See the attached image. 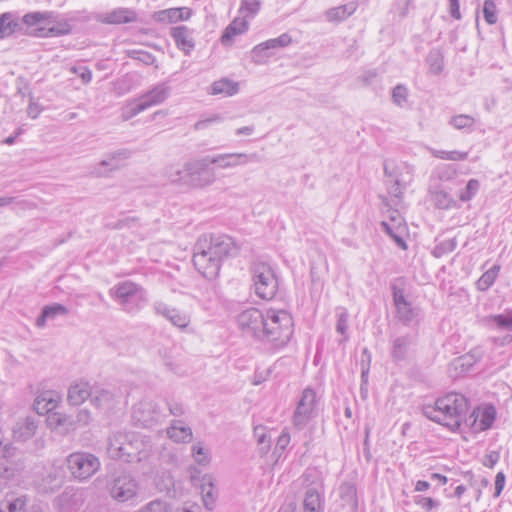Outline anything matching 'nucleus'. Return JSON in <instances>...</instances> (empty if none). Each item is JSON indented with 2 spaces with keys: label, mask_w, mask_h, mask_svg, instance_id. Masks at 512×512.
Listing matches in <instances>:
<instances>
[{
  "label": "nucleus",
  "mask_w": 512,
  "mask_h": 512,
  "mask_svg": "<svg viewBox=\"0 0 512 512\" xmlns=\"http://www.w3.org/2000/svg\"><path fill=\"white\" fill-rule=\"evenodd\" d=\"M499 459H500L499 452L491 451L484 457L483 465L486 467L492 468L499 461Z\"/></svg>",
  "instance_id": "63"
},
{
  "label": "nucleus",
  "mask_w": 512,
  "mask_h": 512,
  "mask_svg": "<svg viewBox=\"0 0 512 512\" xmlns=\"http://www.w3.org/2000/svg\"><path fill=\"white\" fill-rule=\"evenodd\" d=\"M431 154L433 157L443 160H450V161H463L466 160L468 157V152H461V151H445V150H436L432 149Z\"/></svg>",
  "instance_id": "45"
},
{
  "label": "nucleus",
  "mask_w": 512,
  "mask_h": 512,
  "mask_svg": "<svg viewBox=\"0 0 512 512\" xmlns=\"http://www.w3.org/2000/svg\"><path fill=\"white\" fill-rule=\"evenodd\" d=\"M407 96L408 90L402 84L396 85L392 90V100L397 106L401 107L407 101Z\"/></svg>",
  "instance_id": "57"
},
{
  "label": "nucleus",
  "mask_w": 512,
  "mask_h": 512,
  "mask_svg": "<svg viewBox=\"0 0 512 512\" xmlns=\"http://www.w3.org/2000/svg\"><path fill=\"white\" fill-rule=\"evenodd\" d=\"M155 20L164 23H176L177 21V12L175 8H170L166 10H161L155 13Z\"/></svg>",
  "instance_id": "58"
},
{
  "label": "nucleus",
  "mask_w": 512,
  "mask_h": 512,
  "mask_svg": "<svg viewBox=\"0 0 512 512\" xmlns=\"http://www.w3.org/2000/svg\"><path fill=\"white\" fill-rule=\"evenodd\" d=\"M457 247L456 238L446 239L438 243L433 249V255L437 258L442 257L445 254L451 253Z\"/></svg>",
  "instance_id": "46"
},
{
  "label": "nucleus",
  "mask_w": 512,
  "mask_h": 512,
  "mask_svg": "<svg viewBox=\"0 0 512 512\" xmlns=\"http://www.w3.org/2000/svg\"><path fill=\"white\" fill-rule=\"evenodd\" d=\"M480 182L477 179H470L466 187L460 191L459 199L462 202L470 201L479 191Z\"/></svg>",
  "instance_id": "49"
},
{
  "label": "nucleus",
  "mask_w": 512,
  "mask_h": 512,
  "mask_svg": "<svg viewBox=\"0 0 512 512\" xmlns=\"http://www.w3.org/2000/svg\"><path fill=\"white\" fill-rule=\"evenodd\" d=\"M167 407L169 409L170 415L175 417L182 416L184 414V408L181 403L178 402H167Z\"/></svg>",
  "instance_id": "64"
},
{
  "label": "nucleus",
  "mask_w": 512,
  "mask_h": 512,
  "mask_svg": "<svg viewBox=\"0 0 512 512\" xmlns=\"http://www.w3.org/2000/svg\"><path fill=\"white\" fill-rule=\"evenodd\" d=\"M250 273L255 286L278 288L279 281L274 268L265 261L255 260L250 265Z\"/></svg>",
  "instance_id": "16"
},
{
  "label": "nucleus",
  "mask_w": 512,
  "mask_h": 512,
  "mask_svg": "<svg viewBox=\"0 0 512 512\" xmlns=\"http://www.w3.org/2000/svg\"><path fill=\"white\" fill-rule=\"evenodd\" d=\"M260 8L259 0H242L240 10L247 11L251 15H255Z\"/></svg>",
  "instance_id": "60"
},
{
  "label": "nucleus",
  "mask_w": 512,
  "mask_h": 512,
  "mask_svg": "<svg viewBox=\"0 0 512 512\" xmlns=\"http://www.w3.org/2000/svg\"><path fill=\"white\" fill-rule=\"evenodd\" d=\"M496 419V409L493 405H486L482 410L476 408L465 419V425L474 432H482L490 429Z\"/></svg>",
  "instance_id": "17"
},
{
  "label": "nucleus",
  "mask_w": 512,
  "mask_h": 512,
  "mask_svg": "<svg viewBox=\"0 0 512 512\" xmlns=\"http://www.w3.org/2000/svg\"><path fill=\"white\" fill-rule=\"evenodd\" d=\"M68 312L67 307L60 303L46 305L42 308L41 314L36 319V326L38 328H44L47 321H52L59 317H65L68 315Z\"/></svg>",
  "instance_id": "23"
},
{
  "label": "nucleus",
  "mask_w": 512,
  "mask_h": 512,
  "mask_svg": "<svg viewBox=\"0 0 512 512\" xmlns=\"http://www.w3.org/2000/svg\"><path fill=\"white\" fill-rule=\"evenodd\" d=\"M500 271L499 265H493L489 270H487L478 280V288H482V286H485V288L490 287L495 282L498 274Z\"/></svg>",
  "instance_id": "50"
},
{
  "label": "nucleus",
  "mask_w": 512,
  "mask_h": 512,
  "mask_svg": "<svg viewBox=\"0 0 512 512\" xmlns=\"http://www.w3.org/2000/svg\"><path fill=\"white\" fill-rule=\"evenodd\" d=\"M430 73L439 75L444 69V55L439 48H433L426 57Z\"/></svg>",
  "instance_id": "37"
},
{
  "label": "nucleus",
  "mask_w": 512,
  "mask_h": 512,
  "mask_svg": "<svg viewBox=\"0 0 512 512\" xmlns=\"http://www.w3.org/2000/svg\"><path fill=\"white\" fill-rule=\"evenodd\" d=\"M151 451V441L139 433L118 431L109 437L107 452L112 459L140 462L147 459Z\"/></svg>",
  "instance_id": "3"
},
{
  "label": "nucleus",
  "mask_w": 512,
  "mask_h": 512,
  "mask_svg": "<svg viewBox=\"0 0 512 512\" xmlns=\"http://www.w3.org/2000/svg\"><path fill=\"white\" fill-rule=\"evenodd\" d=\"M432 200L439 209H449L454 204V200L443 190L433 192Z\"/></svg>",
  "instance_id": "48"
},
{
  "label": "nucleus",
  "mask_w": 512,
  "mask_h": 512,
  "mask_svg": "<svg viewBox=\"0 0 512 512\" xmlns=\"http://www.w3.org/2000/svg\"><path fill=\"white\" fill-rule=\"evenodd\" d=\"M393 300L397 317L405 324H409L420 314V309L405 294V290H393Z\"/></svg>",
  "instance_id": "18"
},
{
  "label": "nucleus",
  "mask_w": 512,
  "mask_h": 512,
  "mask_svg": "<svg viewBox=\"0 0 512 512\" xmlns=\"http://www.w3.org/2000/svg\"><path fill=\"white\" fill-rule=\"evenodd\" d=\"M264 319L265 314L259 309H246L237 316V326L244 337L262 341L265 328Z\"/></svg>",
  "instance_id": "8"
},
{
  "label": "nucleus",
  "mask_w": 512,
  "mask_h": 512,
  "mask_svg": "<svg viewBox=\"0 0 512 512\" xmlns=\"http://www.w3.org/2000/svg\"><path fill=\"white\" fill-rule=\"evenodd\" d=\"M456 169L452 165L442 164L435 170V175L441 181H450L456 176Z\"/></svg>",
  "instance_id": "53"
},
{
  "label": "nucleus",
  "mask_w": 512,
  "mask_h": 512,
  "mask_svg": "<svg viewBox=\"0 0 512 512\" xmlns=\"http://www.w3.org/2000/svg\"><path fill=\"white\" fill-rule=\"evenodd\" d=\"M164 417L159 405L149 399H143L133 406L132 418L142 427H151Z\"/></svg>",
  "instance_id": "10"
},
{
  "label": "nucleus",
  "mask_w": 512,
  "mask_h": 512,
  "mask_svg": "<svg viewBox=\"0 0 512 512\" xmlns=\"http://www.w3.org/2000/svg\"><path fill=\"white\" fill-rule=\"evenodd\" d=\"M131 156L128 149H120L108 155L107 159L100 162L101 166L108 167L109 170H116L120 167V161L126 160Z\"/></svg>",
  "instance_id": "42"
},
{
  "label": "nucleus",
  "mask_w": 512,
  "mask_h": 512,
  "mask_svg": "<svg viewBox=\"0 0 512 512\" xmlns=\"http://www.w3.org/2000/svg\"><path fill=\"white\" fill-rule=\"evenodd\" d=\"M192 454L195 461L200 465H205L210 461L209 450L204 448L200 443L192 447Z\"/></svg>",
  "instance_id": "55"
},
{
  "label": "nucleus",
  "mask_w": 512,
  "mask_h": 512,
  "mask_svg": "<svg viewBox=\"0 0 512 512\" xmlns=\"http://www.w3.org/2000/svg\"><path fill=\"white\" fill-rule=\"evenodd\" d=\"M139 512H171V506L161 500H154L146 504Z\"/></svg>",
  "instance_id": "54"
},
{
  "label": "nucleus",
  "mask_w": 512,
  "mask_h": 512,
  "mask_svg": "<svg viewBox=\"0 0 512 512\" xmlns=\"http://www.w3.org/2000/svg\"><path fill=\"white\" fill-rule=\"evenodd\" d=\"M59 400L58 394L45 391L36 397L33 407L39 415H44L52 412L57 407Z\"/></svg>",
  "instance_id": "25"
},
{
  "label": "nucleus",
  "mask_w": 512,
  "mask_h": 512,
  "mask_svg": "<svg viewBox=\"0 0 512 512\" xmlns=\"http://www.w3.org/2000/svg\"><path fill=\"white\" fill-rule=\"evenodd\" d=\"M273 51H271L266 42H262L256 45L251 51V59L255 64H264L266 61L273 56Z\"/></svg>",
  "instance_id": "43"
},
{
  "label": "nucleus",
  "mask_w": 512,
  "mask_h": 512,
  "mask_svg": "<svg viewBox=\"0 0 512 512\" xmlns=\"http://www.w3.org/2000/svg\"><path fill=\"white\" fill-rule=\"evenodd\" d=\"M381 227L394 240L399 248L403 250L407 249V244L403 237L406 232L405 226H389L386 221H382Z\"/></svg>",
  "instance_id": "40"
},
{
  "label": "nucleus",
  "mask_w": 512,
  "mask_h": 512,
  "mask_svg": "<svg viewBox=\"0 0 512 512\" xmlns=\"http://www.w3.org/2000/svg\"><path fill=\"white\" fill-rule=\"evenodd\" d=\"M38 423L33 417H26L16 423L13 428V438L18 442H25L36 433Z\"/></svg>",
  "instance_id": "22"
},
{
  "label": "nucleus",
  "mask_w": 512,
  "mask_h": 512,
  "mask_svg": "<svg viewBox=\"0 0 512 512\" xmlns=\"http://www.w3.org/2000/svg\"><path fill=\"white\" fill-rule=\"evenodd\" d=\"M91 420V414L86 409H81L78 411L77 415L74 417L75 421V428L77 426H85L87 425Z\"/></svg>",
  "instance_id": "61"
},
{
  "label": "nucleus",
  "mask_w": 512,
  "mask_h": 512,
  "mask_svg": "<svg viewBox=\"0 0 512 512\" xmlns=\"http://www.w3.org/2000/svg\"><path fill=\"white\" fill-rule=\"evenodd\" d=\"M47 415V423L51 428H62V431L66 433L75 430V421L73 416L53 411L47 413Z\"/></svg>",
  "instance_id": "32"
},
{
  "label": "nucleus",
  "mask_w": 512,
  "mask_h": 512,
  "mask_svg": "<svg viewBox=\"0 0 512 512\" xmlns=\"http://www.w3.org/2000/svg\"><path fill=\"white\" fill-rule=\"evenodd\" d=\"M417 343L415 333L398 334L391 337L390 355L394 362L405 361L414 352Z\"/></svg>",
  "instance_id": "15"
},
{
  "label": "nucleus",
  "mask_w": 512,
  "mask_h": 512,
  "mask_svg": "<svg viewBox=\"0 0 512 512\" xmlns=\"http://www.w3.org/2000/svg\"><path fill=\"white\" fill-rule=\"evenodd\" d=\"M108 490L114 500L126 502L136 497L138 484L131 475L123 473L112 479L108 484Z\"/></svg>",
  "instance_id": "12"
},
{
  "label": "nucleus",
  "mask_w": 512,
  "mask_h": 512,
  "mask_svg": "<svg viewBox=\"0 0 512 512\" xmlns=\"http://www.w3.org/2000/svg\"><path fill=\"white\" fill-rule=\"evenodd\" d=\"M318 398L314 389L307 387L302 391L293 413V425L297 430L304 429L317 416Z\"/></svg>",
  "instance_id": "7"
},
{
  "label": "nucleus",
  "mask_w": 512,
  "mask_h": 512,
  "mask_svg": "<svg viewBox=\"0 0 512 512\" xmlns=\"http://www.w3.org/2000/svg\"><path fill=\"white\" fill-rule=\"evenodd\" d=\"M19 23L11 12L0 14V39H4L17 31Z\"/></svg>",
  "instance_id": "39"
},
{
  "label": "nucleus",
  "mask_w": 512,
  "mask_h": 512,
  "mask_svg": "<svg viewBox=\"0 0 512 512\" xmlns=\"http://www.w3.org/2000/svg\"><path fill=\"white\" fill-rule=\"evenodd\" d=\"M239 91L238 82H234L228 78H222L220 80L214 81L209 90V94L218 95L222 94L224 96H233L237 94Z\"/></svg>",
  "instance_id": "35"
},
{
  "label": "nucleus",
  "mask_w": 512,
  "mask_h": 512,
  "mask_svg": "<svg viewBox=\"0 0 512 512\" xmlns=\"http://www.w3.org/2000/svg\"><path fill=\"white\" fill-rule=\"evenodd\" d=\"M248 29V22L244 19H234L224 30L221 36V43L224 46H230L233 38L243 34Z\"/></svg>",
  "instance_id": "33"
},
{
  "label": "nucleus",
  "mask_w": 512,
  "mask_h": 512,
  "mask_svg": "<svg viewBox=\"0 0 512 512\" xmlns=\"http://www.w3.org/2000/svg\"><path fill=\"white\" fill-rule=\"evenodd\" d=\"M109 293L112 299L130 313L137 311L145 301L140 290H109Z\"/></svg>",
  "instance_id": "20"
},
{
  "label": "nucleus",
  "mask_w": 512,
  "mask_h": 512,
  "mask_svg": "<svg viewBox=\"0 0 512 512\" xmlns=\"http://www.w3.org/2000/svg\"><path fill=\"white\" fill-rule=\"evenodd\" d=\"M304 512H322L323 510V499L320 492L310 487L305 492L303 501Z\"/></svg>",
  "instance_id": "36"
},
{
  "label": "nucleus",
  "mask_w": 512,
  "mask_h": 512,
  "mask_svg": "<svg viewBox=\"0 0 512 512\" xmlns=\"http://www.w3.org/2000/svg\"><path fill=\"white\" fill-rule=\"evenodd\" d=\"M238 251L239 246L230 236H202L194 246L193 264L203 277L212 280L219 275L221 260Z\"/></svg>",
  "instance_id": "1"
},
{
  "label": "nucleus",
  "mask_w": 512,
  "mask_h": 512,
  "mask_svg": "<svg viewBox=\"0 0 512 512\" xmlns=\"http://www.w3.org/2000/svg\"><path fill=\"white\" fill-rule=\"evenodd\" d=\"M265 328L261 342L272 343L276 347L285 346L293 335V318L285 310L269 309L265 314Z\"/></svg>",
  "instance_id": "4"
},
{
  "label": "nucleus",
  "mask_w": 512,
  "mask_h": 512,
  "mask_svg": "<svg viewBox=\"0 0 512 512\" xmlns=\"http://www.w3.org/2000/svg\"><path fill=\"white\" fill-rule=\"evenodd\" d=\"M468 409L469 402L464 395L449 393L436 399L433 405H424L422 413L429 420L457 431L465 423Z\"/></svg>",
  "instance_id": "2"
},
{
  "label": "nucleus",
  "mask_w": 512,
  "mask_h": 512,
  "mask_svg": "<svg viewBox=\"0 0 512 512\" xmlns=\"http://www.w3.org/2000/svg\"><path fill=\"white\" fill-rule=\"evenodd\" d=\"M348 318H349V314L345 308H343V307L337 308L336 331L344 336V340L348 339V336H347Z\"/></svg>",
  "instance_id": "47"
},
{
  "label": "nucleus",
  "mask_w": 512,
  "mask_h": 512,
  "mask_svg": "<svg viewBox=\"0 0 512 512\" xmlns=\"http://www.w3.org/2000/svg\"><path fill=\"white\" fill-rule=\"evenodd\" d=\"M85 499L83 489L67 487L53 500V507L58 512H79L85 503Z\"/></svg>",
  "instance_id": "14"
},
{
  "label": "nucleus",
  "mask_w": 512,
  "mask_h": 512,
  "mask_svg": "<svg viewBox=\"0 0 512 512\" xmlns=\"http://www.w3.org/2000/svg\"><path fill=\"white\" fill-rule=\"evenodd\" d=\"M257 154L246 153H225L214 156H206V161L216 164L219 168L229 169L237 166L246 165L248 162L257 161Z\"/></svg>",
  "instance_id": "19"
},
{
  "label": "nucleus",
  "mask_w": 512,
  "mask_h": 512,
  "mask_svg": "<svg viewBox=\"0 0 512 512\" xmlns=\"http://www.w3.org/2000/svg\"><path fill=\"white\" fill-rule=\"evenodd\" d=\"M24 468L25 464L17 449L11 443H6L0 457V478L6 481L14 480L20 476Z\"/></svg>",
  "instance_id": "9"
},
{
  "label": "nucleus",
  "mask_w": 512,
  "mask_h": 512,
  "mask_svg": "<svg viewBox=\"0 0 512 512\" xmlns=\"http://www.w3.org/2000/svg\"><path fill=\"white\" fill-rule=\"evenodd\" d=\"M128 56L132 59L141 61L145 65H153L156 61V58L153 54L142 50H130L128 52Z\"/></svg>",
  "instance_id": "56"
},
{
  "label": "nucleus",
  "mask_w": 512,
  "mask_h": 512,
  "mask_svg": "<svg viewBox=\"0 0 512 512\" xmlns=\"http://www.w3.org/2000/svg\"><path fill=\"white\" fill-rule=\"evenodd\" d=\"M475 118L468 114H459L450 118L449 124L457 129L463 130L467 133L472 132L475 125Z\"/></svg>",
  "instance_id": "41"
},
{
  "label": "nucleus",
  "mask_w": 512,
  "mask_h": 512,
  "mask_svg": "<svg viewBox=\"0 0 512 512\" xmlns=\"http://www.w3.org/2000/svg\"><path fill=\"white\" fill-rule=\"evenodd\" d=\"M414 502L421 506L426 511H431L434 508L439 507L440 503L431 497L416 496Z\"/></svg>",
  "instance_id": "59"
},
{
  "label": "nucleus",
  "mask_w": 512,
  "mask_h": 512,
  "mask_svg": "<svg viewBox=\"0 0 512 512\" xmlns=\"http://www.w3.org/2000/svg\"><path fill=\"white\" fill-rule=\"evenodd\" d=\"M171 88L167 83H159L142 95L131 107V116H135L149 107L163 103L170 95Z\"/></svg>",
  "instance_id": "13"
},
{
  "label": "nucleus",
  "mask_w": 512,
  "mask_h": 512,
  "mask_svg": "<svg viewBox=\"0 0 512 512\" xmlns=\"http://www.w3.org/2000/svg\"><path fill=\"white\" fill-rule=\"evenodd\" d=\"M356 10L355 3H349L345 5H341L338 7H334L329 9L326 12V18L328 21H343L350 15H352Z\"/></svg>",
  "instance_id": "38"
},
{
  "label": "nucleus",
  "mask_w": 512,
  "mask_h": 512,
  "mask_svg": "<svg viewBox=\"0 0 512 512\" xmlns=\"http://www.w3.org/2000/svg\"><path fill=\"white\" fill-rule=\"evenodd\" d=\"M484 322L488 327L512 331V309H506L500 314L490 315L484 319Z\"/></svg>",
  "instance_id": "34"
},
{
  "label": "nucleus",
  "mask_w": 512,
  "mask_h": 512,
  "mask_svg": "<svg viewBox=\"0 0 512 512\" xmlns=\"http://www.w3.org/2000/svg\"><path fill=\"white\" fill-rule=\"evenodd\" d=\"M505 480H506L505 474L503 472H498L495 477V492H494L495 498H497L501 495V493L504 489V486H505Z\"/></svg>",
  "instance_id": "62"
},
{
  "label": "nucleus",
  "mask_w": 512,
  "mask_h": 512,
  "mask_svg": "<svg viewBox=\"0 0 512 512\" xmlns=\"http://www.w3.org/2000/svg\"><path fill=\"white\" fill-rule=\"evenodd\" d=\"M28 497L26 495L7 494L0 501V512H25Z\"/></svg>",
  "instance_id": "28"
},
{
  "label": "nucleus",
  "mask_w": 512,
  "mask_h": 512,
  "mask_svg": "<svg viewBox=\"0 0 512 512\" xmlns=\"http://www.w3.org/2000/svg\"><path fill=\"white\" fill-rule=\"evenodd\" d=\"M483 17L489 25H493L497 22V7L493 0L484 1Z\"/></svg>",
  "instance_id": "51"
},
{
  "label": "nucleus",
  "mask_w": 512,
  "mask_h": 512,
  "mask_svg": "<svg viewBox=\"0 0 512 512\" xmlns=\"http://www.w3.org/2000/svg\"><path fill=\"white\" fill-rule=\"evenodd\" d=\"M116 394L104 388H95L91 393V403L99 409L109 410L114 407L116 402Z\"/></svg>",
  "instance_id": "26"
},
{
  "label": "nucleus",
  "mask_w": 512,
  "mask_h": 512,
  "mask_svg": "<svg viewBox=\"0 0 512 512\" xmlns=\"http://www.w3.org/2000/svg\"><path fill=\"white\" fill-rule=\"evenodd\" d=\"M178 49L182 50L186 55H189L195 47V41L192 36V30L187 26L180 25L171 28L170 32Z\"/></svg>",
  "instance_id": "21"
},
{
  "label": "nucleus",
  "mask_w": 512,
  "mask_h": 512,
  "mask_svg": "<svg viewBox=\"0 0 512 512\" xmlns=\"http://www.w3.org/2000/svg\"><path fill=\"white\" fill-rule=\"evenodd\" d=\"M167 436L174 442L187 443L192 440L193 434L191 428L185 426L182 421L174 420L167 428Z\"/></svg>",
  "instance_id": "29"
},
{
  "label": "nucleus",
  "mask_w": 512,
  "mask_h": 512,
  "mask_svg": "<svg viewBox=\"0 0 512 512\" xmlns=\"http://www.w3.org/2000/svg\"><path fill=\"white\" fill-rule=\"evenodd\" d=\"M268 48L273 51L279 48H285L292 43V38L288 33H283L277 38L265 41Z\"/></svg>",
  "instance_id": "52"
},
{
  "label": "nucleus",
  "mask_w": 512,
  "mask_h": 512,
  "mask_svg": "<svg viewBox=\"0 0 512 512\" xmlns=\"http://www.w3.org/2000/svg\"><path fill=\"white\" fill-rule=\"evenodd\" d=\"M92 389L87 382H79L71 385L68 390V402L77 406L82 404L86 399H91Z\"/></svg>",
  "instance_id": "30"
},
{
  "label": "nucleus",
  "mask_w": 512,
  "mask_h": 512,
  "mask_svg": "<svg viewBox=\"0 0 512 512\" xmlns=\"http://www.w3.org/2000/svg\"><path fill=\"white\" fill-rule=\"evenodd\" d=\"M137 15L135 11L129 8H117L106 13L102 19L106 24H125L136 21Z\"/></svg>",
  "instance_id": "27"
},
{
  "label": "nucleus",
  "mask_w": 512,
  "mask_h": 512,
  "mask_svg": "<svg viewBox=\"0 0 512 512\" xmlns=\"http://www.w3.org/2000/svg\"><path fill=\"white\" fill-rule=\"evenodd\" d=\"M165 176L171 183L189 186L190 171H188V162L183 166L178 164L168 166L165 170Z\"/></svg>",
  "instance_id": "31"
},
{
  "label": "nucleus",
  "mask_w": 512,
  "mask_h": 512,
  "mask_svg": "<svg viewBox=\"0 0 512 512\" xmlns=\"http://www.w3.org/2000/svg\"><path fill=\"white\" fill-rule=\"evenodd\" d=\"M67 468L71 476L78 481L91 478L101 466L99 458L85 451H77L66 457Z\"/></svg>",
  "instance_id": "6"
},
{
  "label": "nucleus",
  "mask_w": 512,
  "mask_h": 512,
  "mask_svg": "<svg viewBox=\"0 0 512 512\" xmlns=\"http://www.w3.org/2000/svg\"><path fill=\"white\" fill-rule=\"evenodd\" d=\"M211 164L210 161H206V156L188 162V171H190L189 187L202 188L215 182L216 175L214 169L210 167Z\"/></svg>",
  "instance_id": "11"
},
{
  "label": "nucleus",
  "mask_w": 512,
  "mask_h": 512,
  "mask_svg": "<svg viewBox=\"0 0 512 512\" xmlns=\"http://www.w3.org/2000/svg\"><path fill=\"white\" fill-rule=\"evenodd\" d=\"M404 168L406 169V173L408 175L407 178H396L395 183L390 188V193L396 197H399L403 189L412 181V175L414 172V168L408 164H404Z\"/></svg>",
  "instance_id": "44"
},
{
  "label": "nucleus",
  "mask_w": 512,
  "mask_h": 512,
  "mask_svg": "<svg viewBox=\"0 0 512 512\" xmlns=\"http://www.w3.org/2000/svg\"><path fill=\"white\" fill-rule=\"evenodd\" d=\"M22 22L28 27L37 26L42 23H53L51 27H38L34 29L32 33H30V35L39 38L63 36L69 34L72 30L68 20H57V16L53 11L28 12L22 17Z\"/></svg>",
  "instance_id": "5"
},
{
  "label": "nucleus",
  "mask_w": 512,
  "mask_h": 512,
  "mask_svg": "<svg viewBox=\"0 0 512 512\" xmlns=\"http://www.w3.org/2000/svg\"><path fill=\"white\" fill-rule=\"evenodd\" d=\"M154 308L157 314L165 317L176 327L185 328L189 324V318L186 314L177 309L169 308L165 303H156Z\"/></svg>",
  "instance_id": "24"
}]
</instances>
